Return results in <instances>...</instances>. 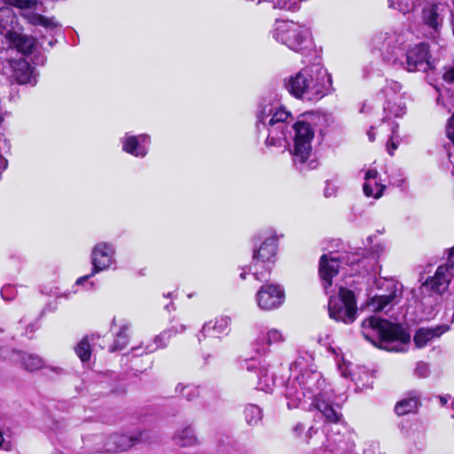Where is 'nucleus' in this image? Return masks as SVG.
<instances>
[{"label": "nucleus", "instance_id": "obj_1", "mask_svg": "<svg viewBox=\"0 0 454 454\" xmlns=\"http://www.w3.org/2000/svg\"><path fill=\"white\" fill-rule=\"evenodd\" d=\"M281 95L269 91L262 96L255 111L256 130L265 137L266 146L281 147L287 144L294 167L300 172L317 168L318 161L313 151L315 131L326 132L333 122L329 114L306 113L293 122V116L281 103Z\"/></svg>", "mask_w": 454, "mask_h": 454}, {"label": "nucleus", "instance_id": "obj_2", "mask_svg": "<svg viewBox=\"0 0 454 454\" xmlns=\"http://www.w3.org/2000/svg\"><path fill=\"white\" fill-rule=\"evenodd\" d=\"M310 356H300L290 364L292 372L298 375L289 378L285 386V397L289 409L317 410L325 421H336L342 416L340 407L333 402L334 394L323 374L312 365Z\"/></svg>", "mask_w": 454, "mask_h": 454}, {"label": "nucleus", "instance_id": "obj_3", "mask_svg": "<svg viewBox=\"0 0 454 454\" xmlns=\"http://www.w3.org/2000/svg\"><path fill=\"white\" fill-rule=\"evenodd\" d=\"M283 87L294 98L313 102L322 99L333 90L331 74L319 63L305 66L285 77Z\"/></svg>", "mask_w": 454, "mask_h": 454}, {"label": "nucleus", "instance_id": "obj_4", "mask_svg": "<svg viewBox=\"0 0 454 454\" xmlns=\"http://www.w3.org/2000/svg\"><path fill=\"white\" fill-rule=\"evenodd\" d=\"M361 332L367 340L387 351L406 352L409 348L410 333L402 325L377 316L365 318Z\"/></svg>", "mask_w": 454, "mask_h": 454}, {"label": "nucleus", "instance_id": "obj_5", "mask_svg": "<svg viewBox=\"0 0 454 454\" xmlns=\"http://www.w3.org/2000/svg\"><path fill=\"white\" fill-rule=\"evenodd\" d=\"M376 256L365 257V249L359 248L355 252H345L339 256L323 254L319 260V276L325 293L332 287L333 278L343 265L350 268L351 275L371 273L372 265H375Z\"/></svg>", "mask_w": 454, "mask_h": 454}, {"label": "nucleus", "instance_id": "obj_6", "mask_svg": "<svg viewBox=\"0 0 454 454\" xmlns=\"http://www.w3.org/2000/svg\"><path fill=\"white\" fill-rule=\"evenodd\" d=\"M410 33L403 28L378 32L371 40L372 51L378 54L386 65L395 67L406 48Z\"/></svg>", "mask_w": 454, "mask_h": 454}, {"label": "nucleus", "instance_id": "obj_7", "mask_svg": "<svg viewBox=\"0 0 454 454\" xmlns=\"http://www.w3.org/2000/svg\"><path fill=\"white\" fill-rule=\"evenodd\" d=\"M270 34L276 42L300 54L305 53L311 40L309 27L292 20L277 19Z\"/></svg>", "mask_w": 454, "mask_h": 454}, {"label": "nucleus", "instance_id": "obj_8", "mask_svg": "<svg viewBox=\"0 0 454 454\" xmlns=\"http://www.w3.org/2000/svg\"><path fill=\"white\" fill-rule=\"evenodd\" d=\"M149 440L145 431L135 430L129 434H114L107 437L101 434L87 436L83 440L84 446L90 452H119Z\"/></svg>", "mask_w": 454, "mask_h": 454}, {"label": "nucleus", "instance_id": "obj_9", "mask_svg": "<svg viewBox=\"0 0 454 454\" xmlns=\"http://www.w3.org/2000/svg\"><path fill=\"white\" fill-rule=\"evenodd\" d=\"M254 248L252 262L249 270L259 281H266V275L259 271L260 264L265 269L267 274H270L271 264L275 262L278 250V238L275 234L268 237L256 235L253 238Z\"/></svg>", "mask_w": 454, "mask_h": 454}, {"label": "nucleus", "instance_id": "obj_10", "mask_svg": "<svg viewBox=\"0 0 454 454\" xmlns=\"http://www.w3.org/2000/svg\"><path fill=\"white\" fill-rule=\"evenodd\" d=\"M373 286L379 293L374 294L368 303L372 310L380 312L392 309L401 301L403 285L398 280L393 278H375Z\"/></svg>", "mask_w": 454, "mask_h": 454}, {"label": "nucleus", "instance_id": "obj_11", "mask_svg": "<svg viewBox=\"0 0 454 454\" xmlns=\"http://www.w3.org/2000/svg\"><path fill=\"white\" fill-rule=\"evenodd\" d=\"M329 317L346 325L352 324L357 317V306L355 293L340 286L338 296H331L328 301Z\"/></svg>", "mask_w": 454, "mask_h": 454}, {"label": "nucleus", "instance_id": "obj_12", "mask_svg": "<svg viewBox=\"0 0 454 454\" xmlns=\"http://www.w3.org/2000/svg\"><path fill=\"white\" fill-rule=\"evenodd\" d=\"M342 416L326 429L325 452L327 454H352L355 442L347 426L341 421Z\"/></svg>", "mask_w": 454, "mask_h": 454}, {"label": "nucleus", "instance_id": "obj_13", "mask_svg": "<svg viewBox=\"0 0 454 454\" xmlns=\"http://www.w3.org/2000/svg\"><path fill=\"white\" fill-rule=\"evenodd\" d=\"M403 86L395 80L386 79L385 85L380 90L384 98L382 121L392 117H402L405 114V104L403 101Z\"/></svg>", "mask_w": 454, "mask_h": 454}, {"label": "nucleus", "instance_id": "obj_14", "mask_svg": "<svg viewBox=\"0 0 454 454\" xmlns=\"http://www.w3.org/2000/svg\"><path fill=\"white\" fill-rule=\"evenodd\" d=\"M115 247L110 242H98L91 249L90 273L77 278L75 285H82L96 274L108 270L115 262Z\"/></svg>", "mask_w": 454, "mask_h": 454}, {"label": "nucleus", "instance_id": "obj_15", "mask_svg": "<svg viewBox=\"0 0 454 454\" xmlns=\"http://www.w3.org/2000/svg\"><path fill=\"white\" fill-rule=\"evenodd\" d=\"M429 47L426 43H417L412 47L405 48L403 56H400L395 67H401L409 72H426L430 68Z\"/></svg>", "mask_w": 454, "mask_h": 454}, {"label": "nucleus", "instance_id": "obj_16", "mask_svg": "<svg viewBox=\"0 0 454 454\" xmlns=\"http://www.w3.org/2000/svg\"><path fill=\"white\" fill-rule=\"evenodd\" d=\"M443 8L441 4H427L420 14V27L426 37L435 38L440 35L443 24Z\"/></svg>", "mask_w": 454, "mask_h": 454}, {"label": "nucleus", "instance_id": "obj_17", "mask_svg": "<svg viewBox=\"0 0 454 454\" xmlns=\"http://www.w3.org/2000/svg\"><path fill=\"white\" fill-rule=\"evenodd\" d=\"M285 289L276 283L266 282L255 294L258 307L266 311L278 309L285 301Z\"/></svg>", "mask_w": 454, "mask_h": 454}, {"label": "nucleus", "instance_id": "obj_18", "mask_svg": "<svg viewBox=\"0 0 454 454\" xmlns=\"http://www.w3.org/2000/svg\"><path fill=\"white\" fill-rule=\"evenodd\" d=\"M123 153L138 159H144L149 153L151 137L146 133L134 135L127 132L120 138Z\"/></svg>", "mask_w": 454, "mask_h": 454}, {"label": "nucleus", "instance_id": "obj_19", "mask_svg": "<svg viewBox=\"0 0 454 454\" xmlns=\"http://www.w3.org/2000/svg\"><path fill=\"white\" fill-rule=\"evenodd\" d=\"M11 71V77L19 84H28L32 87L37 83L39 74L27 60L23 58L19 59H9L8 67Z\"/></svg>", "mask_w": 454, "mask_h": 454}, {"label": "nucleus", "instance_id": "obj_20", "mask_svg": "<svg viewBox=\"0 0 454 454\" xmlns=\"http://www.w3.org/2000/svg\"><path fill=\"white\" fill-rule=\"evenodd\" d=\"M285 340L282 332L276 328L259 326L254 340L252 342V348L259 355H266L270 347L273 344H279Z\"/></svg>", "mask_w": 454, "mask_h": 454}, {"label": "nucleus", "instance_id": "obj_21", "mask_svg": "<svg viewBox=\"0 0 454 454\" xmlns=\"http://www.w3.org/2000/svg\"><path fill=\"white\" fill-rule=\"evenodd\" d=\"M186 329L185 325H180L178 326H172L154 338V341L152 344L146 345L145 348L138 346L132 348V351L136 356H142L143 354H149L156 351L158 348H164L168 346V340L171 337L175 336L179 333L184 332Z\"/></svg>", "mask_w": 454, "mask_h": 454}, {"label": "nucleus", "instance_id": "obj_22", "mask_svg": "<svg viewBox=\"0 0 454 454\" xmlns=\"http://www.w3.org/2000/svg\"><path fill=\"white\" fill-rule=\"evenodd\" d=\"M244 367L249 372L257 370L258 389L264 392L272 391L275 383L274 374L270 373L268 367L262 364L261 361H257L254 358L246 360Z\"/></svg>", "mask_w": 454, "mask_h": 454}, {"label": "nucleus", "instance_id": "obj_23", "mask_svg": "<svg viewBox=\"0 0 454 454\" xmlns=\"http://www.w3.org/2000/svg\"><path fill=\"white\" fill-rule=\"evenodd\" d=\"M230 324L231 318L228 317H222L205 323L198 335L199 341H201L202 337L219 338L222 334L227 335L230 332Z\"/></svg>", "mask_w": 454, "mask_h": 454}, {"label": "nucleus", "instance_id": "obj_24", "mask_svg": "<svg viewBox=\"0 0 454 454\" xmlns=\"http://www.w3.org/2000/svg\"><path fill=\"white\" fill-rule=\"evenodd\" d=\"M114 326H118V330L114 333V340L108 349L111 353L121 350L128 345L129 341V331L131 327V324L127 319H121L117 321V319L114 317L111 323L112 330L114 329Z\"/></svg>", "mask_w": 454, "mask_h": 454}, {"label": "nucleus", "instance_id": "obj_25", "mask_svg": "<svg viewBox=\"0 0 454 454\" xmlns=\"http://www.w3.org/2000/svg\"><path fill=\"white\" fill-rule=\"evenodd\" d=\"M6 39L12 50H16L23 55L32 53L35 45V38L9 30L6 33Z\"/></svg>", "mask_w": 454, "mask_h": 454}, {"label": "nucleus", "instance_id": "obj_26", "mask_svg": "<svg viewBox=\"0 0 454 454\" xmlns=\"http://www.w3.org/2000/svg\"><path fill=\"white\" fill-rule=\"evenodd\" d=\"M384 189L385 185L380 183L378 171L375 169L366 171L363 186L364 195L378 199L382 195Z\"/></svg>", "mask_w": 454, "mask_h": 454}, {"label": "nucleus", "instance_id": "obj_27", "mask_svg": "<svg viewBox=\"0 0 454 454\" xmlns=\"http://www.w3.org/2000/svg\"><path fill=\"white\" fill-rule=\"evenodd\" d=\"M454 275H450L446 267L440 265L434 275L427 279L425 285L432 290L441 293L444 291Z\"/></svg>", "mask_w": 454, "mask_h": 454}, {"label": "nucleus", "instance_id": "obj_28", "mask_svg": "<svg viewBox=\"0 0 454 454\" xmlns=\"http://www.w3.org/2000/svg\"><path fill=\"white\" fill-rule=\"evenodd\" d=\"M447 328L444 326H437L434 328H420L413 337L414 343L418 348L425 347L430 340L440 337Z\"/></svg>", "mask_w": 454, "mask_h": 454}, {"label": "nucleus", "instance_id": "obj_29", "mask_svg": "<svg viewBox=\"0 0 454 454\" xmlns=\"http://www.w3.org/2000/svg\"><path fill=\"white\" fill-rule=\"evenodd\" d=\"M348 376L356 386V390L371 388L373 383L372 374L364 368H358L356 372H349Z\"/></svg>", "mask_w": 454, "mask_h": 454}, {"label": "nucleus", "instance_id": "obj_30", "mask_svg": "<svg viewBox=\"0 0 454 454\" xmlns=\"http://www.w3.org/2000/svg\"><path fill=\"white\" fill-rule=\"evenodd\" d=\"M173 441L181 447L193 446L198 442L195 431L191 426L177 430L173 436Z\"/></svg>", "mask_w": 454, "mask_h": 454}, {"label": "nucleus", "instance_id": "obj_31", "mask_svg": "<svg viewBox=\"0 0 454 454\" xmlns=\"http://www.w3.org/2000/svg\"><path fill=\"white\" fill-rule=\"evenodd\" d=\"M27 18L30 24L42 26L50 32H54L61 27V24L59 23L54 17L48 18L42 14L32 12L27 14Z\"/></svg>", "mask_w": 454, "mask_h": 454}, {"label": "nucleus", "instance_id": "obj_32", "mask_svg": "<svg viewBox=\"0 0 454 454\" xmlns=\"http://www.w3.org/2000/svg\"><path fill=\"white\" fill-rule=\"evenodd\" d=\"M17 355L20 357V362L21 365L27 371H37L43 368L44 365L43 359L37 355L28 354L25 352H18Z\"/></svg>", "mask_w": 454, "mask_h": 454}, {"label": "nucleus", "instance_id": "obj_33", "mask_svg": "<svg viewBox=\"0 0 454 454\" xmlns=\"http://www.w3.org/2000/svg\"><path fill=\"white\" fill-rule=\"evenodd\" d=\"M418 405L419 397L417 395H414L399 401L395 405V411L397 415L402 416L415 411Z\"/></svg>", "mask_w": 454, "mask_h": 454}, {"label": "nucleus", "instance_id": "obj_34", "mask_svg": "<svg viewBox=\"0 0 454 454\" xmlns=\"http://www.w3.org/2000/svg\"><path fill=\"white\" fill-rule=\"evenodd\" d=\"M246 422L250 427L257 426L262 419V410L255 404H247L244 409Z\"/></svg>", "mask_w": 454, "mask_h": 454}, {"label": "nucleus", "instance_id": "obj_35", "mask_svg": "<svg viewBox=\"0 0 454 454\" xmlns=\"http://www.w3.org/2000/svg\"><path fill=\"white\" fill-rule=\"evenodd\" d=\"M176 393L191 402L200 396V387L192 384L178 383L176 387Z\"/></svg>", "mask_w": 454, "mask_h": 454}, {"label": "nucleus", "instance_id": "obj_36", "mask_svg": "<svg viewBox=\"0 0 454 454\" xmlns=\"http://www.w3.org/2000/svg\"><path fill=\"white\" fill-rule=\"evenodd\" d=\"M419 0H388V7L403 14L412 12Z\"/></svg>", "mask_w": 454, "mask_h": 454}, {"label": "nucleus", "instance_id": "obj_37", "mask_svg": "<svg viewBox=\"0 0 454 454\" xmlns=\"http://www.w3.org/2000/svg\"><path fill=\"white\" fill-rule=\"evenodd\" d=\"M75 353L82 362H87L90 358L91 355V345L90 342V337H84L75 347Z\"/></svg>", "mask_w": 454, "mask_h": 454}, {"label": "nucleus", "instance_id": "obj_38", "mask_svg": "<svg viewBox=\"0 0 454 454\" xmlns=\"http://www.w3.org/2000/svg\"><path fill=\"white\" fill-rule=\"evenodd\" d=\"M15 16L10 7L4 5L0 7V35L7 30L8 25L13 23Z\"/></svg>", "mask_w": 454, "mask_h": 454}, {"label": "nucleus", "instance_id": "obj_39", "mask_svg": "<svg viewBox=\"0 0 454 454\" xmlns=\"http://www.w3.org/2000/svg\"><path fill=\"white\" fill-rule=\"evenodd\" d=\"M385 251V247L383 245L377 244L372 248V251H368L365 249V257H372L376 256V263L375 265H372L371 273L377 274L379 272V270L380 269V266L379 265V258L380 257L381 254H383Z\"/></svg>", "mask_w": 454, "mask_h": 454}, {"label": "nucleus", "instance_id": "obj_40", "mask_svg": "<svg viewBox=\"0 0 454 454\" xmlns=\"http://www.w3.org/2000/svg\"><path fill=\"white\" fill-rule=\"evenodd\" d=\"M446 133L449 139L451 141L453 147L449 151V160L453 166L452 173L454 174V114L448 120V123L446 126Z\"/></svg>", "mask_w": 454, "mask_h": 454}, {"label": "nucleus", "instance_id": "obj_41", "mask_svg": "<svg viewBox=\"0 0 454 454\" xmlns=\"http://www.w3.org/2000/svg\"><path fill=\"white\" fill-rule=\"evenodd\" d=\"M273 8L295 12L300 9V4L297 0H273Z\"/></svg>", "mask_w": 454, "mask_h": 454}, {"label": "nucleus", "instance_id": "obj_42", "mask_svg": "<svg viewBox=\"0 0 454 454\" xmlns=\"http://www.w3.org/2000/svg\"><path fill=\"white\" fill-rule=\"evenodd\" d=\"M0 294L3 300L10 301L16 297L17 290L12 285H5L2 287Z\"/></svg>", "mask_w": 454, "mask_h": 454}, {"label": "nucleus", "instance_id": "obj_43", "mask_svg": "<svg viewBox=\"0 0 454 454\" xmlns=\"http://www.w3.org/2000/svg\"><path fill=\"white\" fill-rule=\"evenodd\" d=\"M5 3L20 9L32 8L35 4L34 0H5Z\"/></svg>", "mask_w": 454, "mask_h": 454}, {"label": "nucleus", "instance_id": "obj_44", "mask_svg": "<svg viewBox=\"0 0 454 454\" xmlns=\"http://www.w3.org/2000/svg\"><path fill=\"white\" fill-rule=\"evenodd\" d=\"M415 374L420 378H426L429 374V366L427 363L419 362L416 364Z\"/></svg>", "mask_w": 454, "mask_h": 454}, {"label": "nucleus", "instance_id": "obj_45", "mask_svg": "<svg viewBox=\"0 0 454 454\" xmlns=\"http://www.w3.org/2000/svg\"><path fill=\"white\" fill-rule=\"evenodd\" d=\"M442 266L446 267L450 275H454V247L450 249L447 262Z\"/></svg>", "mask_w": 454, "mask_h": 454}, {"label": "nucleus", "instance_id": "obj_46", "mask_svg": "<svg viewBox=\"0 0 454 454\" xmlns=\"http://www.w3.org/2000/svg\"><path fill=\"white\" fill-rule=\"evenodd\" d=\"M0 450L4 451H11L12 450V442L4 439L2 430H0Z\"/></svg>", "mask_w": 454, "mask_h": 454}, {"label": "nucleus", "instance_id": "obj_47", "mask_svg": "<svg viewBox=\"0 0 454 454\" xmlns=\"http://www.w3.org/2000/svg\"><path fill=\"white\" fill-rule=\"evenodd\" d=\"M387 151L390 155L394 154V151L398 147V142L395 141V137L393 136L389 137V139L387 144Z\"/></svg>", "mask_w": 454, "mask_h": 454}, {"label": "nucleus", "instance_id": "obj_48", "mask_svg": "<svg viewBox=\"0 0 454 454\" xmlns=\"http://www.w3.org/2000/svg\"><path fill=\"white\" fill-rule=\"evenodd\" d=\"M443 80L449 83L454 82V67L445 71Z\"/></svg>", "mask_w": 454, "mask_h": 454}, {"label": "nucleus", "instance_id": "obj_49", "mask_svg": "<svg viewBox=\"0 0 454 454\" xmlns=\"http://www.w3.org/2000/svg\"><path fill=\"white\" fill-rule=\"evenodd\" d=\"M305 430V425L303 423H297L294 427V432L296 435H301V434Z\"/></svg>", "mask_w": 454, "mask_h": 454}, {"label": "nucleus", "instance_id": "obj_50", "mask_svg": "<svg viewBox=\"0 0 454 454\" xmlns=\"http://www.w3.org/2000/svg\"><path fill=\"white\" fill-rule=\"evenodd\" d=\"M334 193V188L332 187L329 184V182H326V186L325 189V196L329 197Z\"/></svg>", "mask_w": 454, "mask_h": 454}, {"label": "nucleus", "instance_id": "obj_51", "mask_svg": "<svg viewBox=\"0 0 454 454\" xmlns=\"http://www.w3.org/2000/svg\"><path fill=\"white\" fill-rule=\"evenodd\" d=\"M33 61L35 64L36 65H43L45 61V57L43 55H35V58L33 59Z\"/></svg>", "mask_w": 454, "mask_h": 454}, {"label": "nucleus", "instance_id": "obj_52", "mask_svg": "<svg viewBox=\"0 0 454 454\" xmlns=\"http://www.w3.org/2000/svg\"><path fill=\"white\" fill-rule=\"evenodd\" d=\"M438 398L440 400L442 406H444L447 404L448 401L451 399V396L450 395H439Z\"/></svg>", "mask_w": 454, "mask_h": 454}, {"label": "nucleus", "instance_id": "obj_53", "mask_svg": "<svg viewBox=\"0 0 454 454\" xmlns=\"http://www.w3.org/2000/svg\"><path fill=\"white\" fill-rule=\"evenodd\" d=\"M374 73V69L372 67V65L366 66L364 69V75L369 76Z\"/></svg>", "mask_w": 454, "mask_h": 454}, {"label": "nucleus", "instance_id": "obj_54", "mask_svg": "<svg viewBox=\"0 0 454 454\" xmlns=\"http://www.w3.org/2000/svg\"><path fill=\"white\" fill-rule=\"evenodd\" d=\"M85 284L87 285V286H86L87 290H95L96 289V284L93 281H89V279H88L87 281H85L81 286H83Z\"/></svg>", "mask_w": 454, "mask_h": 454}, {"label": "nucleus", "instance_id": "obj_55", "mask_svg": "<svg viewBox=\"0 0 454 454\" xmlns=\"http://www.w3.org/2000/svg\"><path fill=\"white\" fill-rule=\"evenodd\" d=\"M398 128H399L398 123L392 122V124H391V136H393L394 137H396V133H397Z\"/></svg>", "mask_w": 454, "mask_h": 454}, {"label": "nucleus", "instance_id": "obj_56", "mask_svg": "<svg viewBox=\"0 0 454 454\" xmlns=\"http://www.w3.org/2000/svg\"><path fill=\"white\" fill-rule=\"evenodd\" d=\"M317 429H315V428H314V427H310L308 429L307 433H306V438H307V439L311 438V437H312V435H313V434H316V433H317Z\"/></svg>", "mask_w": 454, "mask_h": 454}, {"label": "nucleus", "instance_id": "obj_57", "mask_svg": "<svg viewBox=\"0 0 454 454\" xmlns=\"http://www.w3.org/2000/svg\"><path fill=\"white\" fill-rule=\"evenodd\" d=\"M373 128L372 127L371 129L367 132L368 138L371 142H373L375 140V134L372 131Z\"/></svg>", "mask_w": 454, "mask_h": 454}, {"label": "nucleus", "instance_id": "obj_58", "mask_svg": "<svg viewBox=\"0 0 454 454\" xmlns=\"http://www.w3.org/2000/svg\"><path fill=\"white\" fill-rule=\"evenodd\" d=\"M35 331V328L33 325H29L26 329V334L33 333Z\"/></svg>", "mask_w": 454, "mask_h": 454}, {"label": "nucleus", "instance_id": "obj_59", "mask_svg": "<svg viewBox=\"0 0 454 454\" xmlns=\"http://www.w3.org/2000/svg\"><path fill=\"white\" fill-rule=\"evenodd\" d=\"M51 370L55 372H58L59 373L60 372H62V369L59 368V367H51Z\"/></svg>", "mask_w": 454, "mask_h": 454}, {"label": "nucleus", "instance_id": "obj_60", "mask_svg": "<svg viewBox=\"0 0 454 454\" xmlns=\"http://www.w3.org/2000/svg\"><path fill=\"white\" fill-rule=\"evenodd\" d=\"M246 275H247V272L246 271H242L239 275L240 278L242 279H245L246 278Z\"/></svg>", "mask_w": 454, "mask_h": 454}, {"label": "nucleus", "instance_id": "obj_61", "mask_svg": "<svg viewBox=\"0 0 454 454\" xmlns=\"http://www.w3.org/2000/svg\"><path fill=\"white\" fill-rule=\"evenodd\" d=\"M340 373L343 377L347 378L348 377V373L346 372V371H343L342 369H340Z\"/></svg>", "mask_w": 454, "mask_h": 454}, {"label": "nucleus", "instance_id": "obj_62", "mask_svg": "<svg viewBox=\"0 0 454 454\" xmlns=\"http://www.w3.org/2000/svg\"><path fill=\"white\" fill-rule=\"evenodd\" d=\"M56 42H57L56 40H51V41L49 42V45H50L51 47H53Z\"/></svg>", "mask_w": 454, "mask_h": 454}, {"label": "nucleus", "instance_id": "obj_63", "mask_svg": "<svg viewBox=\"0 0 454 454\" xmlns=\"http://www.w3.org/2000/svg\"><path fill=\"white\" fill-rule=\"evenodd\" d=\"M410 293H411L412 298L415 297V295H416V290L415 289H411Z\"/></svg>", "mask_w": 454, "mask_h": 454}, {"label": "nucleus", "instance_id": "obj_64", "mask_svg": "<svg viewBox=\"0 0 454 454\" xmlns=\"http://www.w3.org/2000/svg\"><path fill=\"white\" fill-rule=\"evenodd\" d=\"M450 407L454 410V398L451 400Z\"/></svg>", "mask_w": 454, "mask_h": 454}]
</instances>
